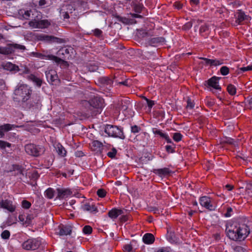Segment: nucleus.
I'll return each mask as SVG.
<instances>
[{"instance_id":"obj_1","label":"nucleus","mask_w":252,"mask_h":252,"mask_svg":"<svg viewBox=\"0 0 252 252\" xmlns=\"http://www.w3.org/2000/svg\"><path fill=\"white\" fill-rule=\"evenodd\" d=\"M104 99L99 96H94L89 100H83L82 104L88 107L92 116L100 114L104 107Z\"/></svg>"},{"instance_id":"obj_2","label":"nucleus","mask_w":252,"mask_h":252,"mask_svg":"<svg viewBox=\"0 0 252 252\" xmlns=\"http://www.w3.org/2000/svg\"><path fill=\"white\" fill-rule=\"evenodd\" d=\"M32 89L27 84H19L14 90L13 99L18 102H26L32 95Z\"/></svg>"},{"instance_id":"obj_3","label":"nucleus","mask_w":252,"mask_h":252,"mask_svg":"<svg viewBox=\"0 0 252 252\" xmlns=\"http://www.w3.org/2000/svg\"><path fill=\"white\" fill-rule=\"evenodd\" d=\"M247 220L246 219L237 218V223L239 227L237 228V245H241V241L245 240L250 233L249 227L245 223Z\"/></svg>"},{"instance_id":"obj_4","label":"nucleus","mask_w":252,"mask_h":252,"mask_svg":"<svg viewBox=\"0 0 252 252\" xmlns=\"http://www.w3.org/2000/svg\"><path fill=\"white\" fill-rule=\"evenodd\" d=\"M104 132L110 137L118 138L122 140L126 138L123 127L121 126L106 125L105 126Z\"/></svg>"},{"instance_id":"obj_5","label":"nucleus","mask_w":252,"mask_h":252,"mask_svg":"<svg viewBox=\"0 0 252 252\" xmlns=\"http://www.w3.org/2000/svg\"><path fill=\"white\" fill-rule=\"evenodd\" d=\"M26 104V108L33 111L40 110L42 107L41 97L38 93H34Z\"/></svg>"},{"instance_id":"obj_6","label":"nucleus","mask_w":252,"mask_h":252,"mask_svg":"<svg viewBox=\"0 0 252 252\" xmlns=\"http://www.w3.org/2000/svg\"><path fill=\"white\" fill-rule=\"evenodd\" d=\"M116 75H110L108 76H101L97 79V84L102 88H104L106 92H109L113 88V84L115 83Z\"/></svg>"},{"instance_id":"obj_7","label":"nucleus","mask_w":252,"mask_h":252,"mask_svg":"<svg viewBox=\"0 0 252 252\" xmlns=\"http://www.w3.org/2000/svg\"><path fill=\"white\" fill-rule=\"evenodd\" d=\"M25 150L28 155L34 157L40 156L45 151L44 146L33 143L26 144L25 146Z\"/></svg>"},{"instance_id":"obj_8","label":"nucleus","mask_w":252,"mask_h":252,"mask_svg":"<svg viewBox=\"0 0 252 252\" xmlns=\"http://www.w3.org/2000/svg\"><path fill=\"white\" fill-rule=\"evenodd\" d=\"M26 47L17 43H9L5 47L0 46V54L9 55L14 53L16 50H25Z\"/></svg>"},{"instance_id":"obj_9","label":"nucleus","mask_w":252,"mask_h":252,"mask_svg":"<svg viewBox=\"0 0 252 252\" xmlns=\"http://www.w3.org/2000/svg\"><path fill=\"white\" fill-rule=\"evenodd\" d=\"M225 232L226 236L231 240L236 241V220L235 219L227 221Z\"/></svg>"},{"instance_id":"obj_10","label":"nucleus","mask_w":252,"mask_h":252,"mask_svg":"<svg viewBox=\"0 0 252 252\" xmlns=\"http://www.w3.org/2000/svg\"><path fill=\"white\" fill-rule=\"evenodd\" d=\"M41 245V239L40 238H32L25 241L22 244V247L25 250L34 251L38 249Z\"/></svg>"},{"instance_id":"obj_11","label":"nucleus","mask_w":252,"mask_h":252,"mask_svg":"<svg viewBox=\"0 0 252 252\" xmlns=\"http://www.w3.org/2000/svg\"><path fill=\"white\" fill-rule=\"evenodd\" d=\"M38 39L39 41H44L47 43H63L65 42V40L63 38L44 34L38 35Z\"/></svg>"},{"instance_id":"obj_12","label":"nucleus","mask_w":252,"mask_h":252,"mask_svg":"<svg viewBox=\"0 0 252 252\" xmlns=\"http://www.w3.org/2000/svg\"><path fill=\"white\" fill-rule=\"evenodd\" d=\"M166 39L163 36H154L149 38L147 41V44L150 46L157 47L159 45L166 44Z\"/></svg>"},{"instance_id":"obj_13","label":"nucleus","mask_w":252,"mask_h":252,"mask_svg":"<svg viewBox=\"0 0 252 252\" xmlns=\"http://www.w3.org/2000/svg\"><path fill=\"white\" fill-rule=\"evenodd\" d=\"M30 27L34 28L44 29L48 28L50 25V22L48 20L34 19L29 22Z\"/></svg>"},{"instance_id":"obj_14","label":"nucleus","mask_w":252,"mask_h":252,"mask_svg":"<svg viewBox=\"0 0 252 252\" xmlns=\"http://www.w3.org/2000/svg\"><path fill=\"white\" fill-rule=\"evenodd\" d=\"M44 60L53 61L57 64L65 62L63 59L51 54L50 50H42Z\"/></svg>"},{"instance_id":"obj_15","label":"nucleus","mask_w":252,"mask_h":252,"mask_svg":"<svg viewBox=\"0 0 252 252\" xmlns=\"http://www.w3.org/2000/svg\"><path fill=\"white\" fill-rule=\"evenodd\" d=\"M56 191L57 193L56 199L60 200L65 199L72 193V191L68 188H58L56 189Z\"/></svg>"},{"instance_id":"obj_16","label":"nucleus","mask_w":252,"mask_h":252,"mask_svg":"<svg viewBox=\"0 0 252 252\" xmlns=\"http://www.w3.org/2000/svg\"><path fill=\"white\" fill-rule=\"evenodd\" d=\"M220 77L214 76L207 81H205L204 85L208 87L213 88L216 90H221L220 86L219 85V81Z\"/></svg>"},{"instance_id":"obj_17","label":"nucleus","mask_w":252,"mask_h":252,"mask_svg":"<svg viewBox=\"0 0 252 252\" xmlns=\"http://www.w3.org/2000/svg\"><path fill=\"white\" fill-rule=\"evenodd\" d=\"M199 203L202 206L209 211H214L215 210V206L211 203L210 198L203 196L199 198Z\"/></svg>"},{"instance_id":"obj_18","label":"nucleus","mask_w":252,"mask_h":252,"mask_svg":"<svg viewBox=\"0 0 252 252\" xmlns=\"http://www.w3.org/2000/svg\"><path fill=\"white\" fill-rule=\"evenodd\" d=\"M127 210L125 209L113 208L108 212L107 215L110 218L114 220L116 219L119 216L125 214Z\"/></svg>"},{"instance_id":"obj_19","label":"nucleus","mask_w":252,"mask_h":252,"mask_svg":"<svg viewBox=\"0 0 252 252\" xmlns=\"http://www.w3.org/2000/svg\"><path fill=\"white\" fill-rule=\"evenodd\" d=\"M251 17L245 14L242 9H237V24L241 25L251 20Z\"/></svg>"},{"instance_id":"obj_20","label":"nucleus","mask_w":252,"mask_h":252,"mask_svg":"<svg viewBox=\"0 0 252 252\" xmlns=\"http://www.w3.org/2000/svg\"><path fill=\"white\" fill-rule=\"evenodd\" d=\"M57 230L59 231L57 232V233L60 236L70 235L72 232V226L69 225L60 224L58 226Z\"/></svg>"},{"instance_id":"obj_21","label":"nucleus","mask_w":252,"mask_h":252,"mask_svg":"<svg viewBox=\"0 0 252 252\" xmlns=\"http://www.w3.org/2000/svg\"><path fill=\"white\" fill-rule=\"evenodd\" d=\"M12 201L8 199H2L0 201V207L12 213L15 210V206L12 204Z\"/></svg>"},{"instance_id":"obj_22","label":"nucleus","mask_w":252,"mask_h":252,"mask_svg":"<svg viewBox=\"0 0 252 252\" xmlns=\"http://www.w3.org/2000/svg\"><path fill=\"white\" fill-rule=\"evenodd\" d=\"M152 172L161 178L170 175L172 172L169 168L167 167L159 169H153L152 170Z\"/></svg>"},{"instance_id":"obj_23","label":"nucleus","mask_w":252,"mask_h":252,"mask_svg":"<svg viewBox=\"0 0 252 252\" xmlns=\"http://www.w3.org/2000/svg\"><path fill=\"white\" fill-rule=\"evenodd\" d=\"M46 76L48 82L50 83H56L59 81L58 75L54 70H50L48 71H46Z\"/></svg>"},{"instance_id":"obj_24","label":"nucleus","mask_w":252,"mask_h":252,"mask_svg":"<svg viewBox=\"0 0 252 252\" xmlns=\"http://www.w3.org/2000/svg\"><path fill=\"white\" fill-rule=\"evenodd\" d=\"M92 151L101 153L103 150V144L98 140H93L90 144Z\"/></svg>"},{"instance_id":"obj_25","label":"nucleus","mask_w":252,"mask_h":252,"mask_svg":"<svg viewBox=\"0 0 252 252\" xmlns=\"http://www.w3.org/2000/svg\"><path fill=\"white\" fill-rule=\"evenodd\" d=\"M200 59L203 60L205 62V63L206 65H210V66H217L218 65H221L223 63V60L218 59H209L206 58H200Z\"/></svg>"},{"instance_id":"obj_26","label":"nucleus","mask_w":252,"mask_h":252,"mask_svg":"<svg viewBox=\"0 0 252 252\" xmlns=\"http://www.w3.org/2000/svg\"><path fill=\"white\" fill-rule=\"evenodd\" d=\"M119 108L124 112L126 111L129 107L131 105L130 100L128 98H125L122 99L118 104Z\"/></svg>"},{"instance_id":"obj_27","label":"nucleus","mask_w":252,"mask_h":252,"mask_svg":"<svg viewBox=\"0 0 252 252\" xmlns=\"http://www.w3.org/2000/svg\"><path fill=\"white\" fill-rule=\"evenodd\" d=\"M2 66L4 70H8L11 72H17L19 70V67L18 65L10 62L2 63Z\"/></svg>"},{"instance_id":"obj_28","label":"nucleus","mask_w":252,"mask_h":252,"mask_svg":"<svg viewBox=\"0 0 252 252\" xmlns=\"http://www.w3.org/2000/svg\"><path fill=\"white\" fill-rule=\"evenodd\" d=\"M72 50L73 49L71 48H63L58 51L57 54L63 59H65L67 58L68 59L69 57L71 56L70 51H72Z\"/></svg>"},{"instance_id":"obj_29","label":"nucleus","mask_w":252,"mask_h":252,"mask_svg":"<svg viewBox=\"0 0 252 252\" xmlns=\"http://www.w3.org/2000/svg\"><path fill=\"white\" fill-rule=\"evenodd\" d=\"M15 126L13 125L9 124H4L0 126V138H3L4 136V132H7L13 128H14Z\"/></svg>"},{"instance_id":"obj_30","label":"nucleus","mask_w":252,"mask_h":252,"mask_svg":"<svg viewBox=\"0 0 252 252\" xmlns=\"http://www.w3.org/2000/svg\"><path fill=\"white\" fill-rule=\"evenodd\" d=\"M240 61L239 59H237V74L243 73V72L248 71V70H252V64L249 65L247 67H240L241 64H240L239 62ZM243 61L242 59H241V62H243ZM245 61H244V62ZM244 64H242V66L244 65Z\"/></svg>"},{"instance_id":"obj_31","label":"nucleus","mask_w":252,"mask_h":252,"mask_svg":"<svg viewBox=\"0 0 252 252\" xmlns=\"http://www.w3.org/2000/svg\"><path fill=\"white\" fill-rule=\"evenodd\" d=\"M115 84L117 85H124L127 87H130L132 85V80L129 78L122 79L121 81H120L118 79V77L116 76V79H115Z\"/></svg>"},{"instance_id":"obj_32","label":"nucleus","mask_w":252,"mask_h":252,"mask_svg":"<svg viewBox=\"0 0 252 252\" xmlns=\"http://www.w3.org/2000/svg\"><path fill=\"white\" fill-rule=\"evenodd\" d=\"M27 79L32 81L36 86L40 87L42 84V80L33 74H31L27 76Z\"/></svg>"},{"instance_id":"obj_33","label":"nucleus","mask_w":252,"mask_h":252,"mask_svg":"<svg viewBox=\"0 0 252 252\" xmlns=\"http://www.w3.org/2000/svg\"><path fill=\"white\" fill-rule=\"evenodd\" d=\"M155 238L154 235L150 233H146L144 235L142 238L143 242L148 245H150L154 243Z\"/></svg>"},{"instance_id":"obj_34","label":"nucleus","mask_w":252,"mask_h":252,"mask_svg":"<svg viewBox=\"0 0 252 252\" xmlns=\"http://www.w3.org/2000/svg\"><path fill=\"white\" fill-rule=\"evenodd\" d=\"M54 147L57 153L60 156L64 157L66 156L67 152L61 143H58Z\"/></svg>"},{"instance_id":"obj_35","label":"nucleus","mask_w":252,"mask_h":252,"mask_svg":"<svg viewBox=\"0 0 252 252\" xmlns=\"http://www.w3.org/2000/svg\"><path fill=\"white\" fill-rule=\"evenodd\" d=\"M115 17L118 21L121 22L124 24H132L136 23V21L134 19H133L127 18L126 17H122L120 15H116Z\"/></svg>"},{"instance_id":"obj_36","label":"nucleus","mask_w":252,"mask_h":252,"mask_svg":"<svg viewBox=\"0 0 252 252\" xmlns=\"http://www.w3.org/2000/svg\"><path fill=\"white\" fill-rule=\"evenodd\" d=\"M247 185L242 181L237 182V194L244 195L246 192Z\"/></svg>"},{"instance_id":"obj_37","label":"nucleus","mask_w":252,"mask_h":252,"mask_svg":"<svg viewBox=\"0 0 252 252\" xmlns=\"http://www.w3.org/2000/svg\"><path fill=\"white\" fill-rule=\"evenodd\" d=\"M83 209L84 211L94 212V213L98 211L97 207L94 205H90L89 203L84 204L83 206Z\"/></svg>"},{"instance_id":"obj_38","label":"nucleus","mask_w":252,"mask_h":252,"mask_svg":"<svg viewBox=\"0 0 252 252\" xmlns=\"http://www.w3.org/2000/svg\"><path fill=\"white\" fill-rule=\"evenodd\" d=\"M12 145L11 143L0 140V149L2 150H5L6 148H7L9 149V150H8V152H10L12 151V149L11 148ZM14 145H13V147H14Z\"/></svg>"},{"instance_id":"obj_39","label":"nucleus","mask_w":252,"mask_h":252,"mask_svg":"<svg viewBox=\"0 0 252 252\" xmlns=\"http://www.w3.org/2000/svg\"><path fill=\"white\" fill-rule=\"evenodd\" d=\"M132 7L133 10L137 13H140L142 10L145 8L142 3L135 2L132 5Z\"/></svg>"},{"instance_id":"obj_40","label":"nucleus","mask_w":252,"mask_h":252,"mask_svg":"<svg viewBox=\"0 0 252 252\" xmlns=\"http://www.w3.org/2000/svg\"><path fill=\"white\" fill-rule=\"evenodd\" d=\"M33 10H20L19 12L20 14H22V16L25 19L29 20L30 19H32V14Z\"/></svg>"},{"instance_id":"obj_41","label":"nucleus","mask_w":252,"mask_h":252,"mask_svg":"<svg viewBox=\"0 0 252 252\" xmlns=\"http://www.w3.org/2000/svg\"><path fill=\"white\" fill-rule=\"evenodd\" d=\"M56 192V191L53 189L49 188L45 190L44 195L47 198L51 199L54 197Z\"/></svg>"},{"instance_id":"obj_42","label":"nucleus","mask_w":252,"mask_h":252,"mask_svg":"<svg viewBox=\"0 0 252 252\" xmlns=\"http://www.w3.org/2000/svg\"><path fill=\"white\" fill-rule=\"evenodd\" d=\"M140 34L142 35V37H152L154 36V32L150 31L141 30Z\"/></svg>"},{"instance_id":"obj_43","label":"nucleus","mask_w":252,"mask_h":252,"mask_svg":"<svg viewBox=\"0 0 252 252\" xmlns=\"http://www.w3.org/2000/svg\"><path fill=\"white\" fill-rule=\"evenodd\" d=\"M88 70L90 72H94L96 71L98 68V66L96 63H89L88 66Z\"/></svg>"},{"instance_id":"obj_44","label":"nucleus","mask_w":252,"mask_h":252,"mask_svg":"<svg viewBox=\"0 0 252 252\" xmlns=\"http://www.w3.org/2000/svg\"><path fill=\"white\" fill-rule=\"evenodd\" d=\"M195 19H191L190 21L186 23L182 27V30L185 31L190 30L192 26L193 22H195Z\"/></svg>"},{"instance_id":"obj_45","label":"nucleus","mask_w":252,"mask_h":252,"mask_svg":"<svg viewBox=\"0 0 252 252\" xmlns=\"http://www.w3.org/2000/svg\"><path fill=\"white\" fill-rule=\"evenodd\" d=\"M92 32H93L94 35L96 37L103 39V32L101 30L99 29H95L92 30Z\"/></svg>"},{"instance_id":"obj_46","label":"nucleus","mask_w":252,"mask_h":252,"mask_svg":"<svg viewBox=\"0 0 252 252\" xmlns=\"http://www.w3.org/2000/svg\"><path fill=\"white\" fill-rule=\"evenodd\" d=\"M227 90L228 93L231 95H234L236 93V89L235 87L232 84L228 85Z\"/></svg>"},{"instance_id":"obj_47","label":"nucleus","mask_w":252,"mask_h":252,"mask_svg":"<svg viewBox=\"0 0 252 252\" xmlns=\"http://www.w3.org/2000/svg\"><path fill=\"white\" fill-rule=\"evenodd\" d=\"M32 20H33L34 19H38L40 20L42 18L41 13L40 12H38L35 10H33L32 14Z\"/></svg>"},{"instance_id":"obj_48","label":"nucleus","mask_w":252,"mask_h":252,"mask_svg":"<svg viewBox=\"0 0 252 252\" xmlns=\"http://www.w3.org/2000/svg\"><path fill=\"white\" fill-rule=\"evenodd\" d=\"M121 216L119 218V220L121 222L124 223L128 220H129L130 219V216L129 214H125L123 215H121Z\"/></svg>"},{"instance_id":"obj_49","label":"nucleus","mask_w":252,"mask_h":252,"mask_svg":"<svg viewBox=\"0 0 252 252\" xmlns=\"http://www.w3.org/2000/svg\"><path fill=\"white\" fill-rule=\"evenodd\" d=\"M237 252H249L245 244L237 245Z\"/></svg>"},{"instance_id":"obj_50","label":"nucleus","mask_w":252,"mask_h":252,"mask_svg":"<svg viewBox=\"0 0 252 252\" xmlns=\"http://www.w3.org/2000/svg\"><path fill=\"white\" fill-rule=\"evenodd\" d=\"M187 102V105L186 106L187 109H192L194 108V104H195L194 101L191 100V99L190 97H188Z\"/></svg>"},{"instance_id":"obj_51","label":"nucleus","mask_w":252,"mask_h":252,"mask_svg":"<svg viewBox=\"0 0 252 252\" xmlns=\"http://www.w3.org/2000/svg\"><path fill=\"white\" fill-rule=\"evenodd\" d=\"M29 55L32 57L37 58L41 60H44L42 52H32L29 54Z\"/></svg>"},{"instance_id":"obj_52","label":"nucleus","mask_w":252,"mask_h":252,"mask_svg":"<svg viewBox=\"0 0 252 252\" xmlns=\"http://www.w3.org/2000/svg\"><path fill=\"white\" fill-rule=\"evenodd\" d=\"M82 231L85 234L90 235L92 233L93 228L90 225H85L83 228Z\"/></svg>"},{"instance_id":"obj_53","label":"nucleus","mask_w":252,"mask_h":252,"mask_svg":"<svg viewBox=\"0 0 252 252\" xmlns=\"http://www.w3.org/2000/svg\"><path fill=\"white\" fill-rule=\"evenodd\" d=\"M152 131L154 134L158 135L162 138H163L166 134L165 133H163L161 130L158 129L157 128H153L152 129Z\"/></svg>"},{"instance_id":"obj_54","label":"nucleus","mask_w":252,"mask_h":252,"mask_svg":"<svg viewBox=\"0 0 252 252\" xmlns=\"http://www.w3.org/2000/svg\"><path fill=\"white\" fill-rule=\"evenodd\" d=\"M168 240L171 243H177V239L175 237L173 233H170L167 238Z\"/></svg>"},{"instance_id":"obj_55","label":"nucleus","mask_w":252,"mask_h":252,"mask_svg":"<svg viewBox=\"0 0 252 252\" xmlns=\"http://www.w3.org/2000/svg\"><path fill=\"white\" fill-rule=\"evenodd\" d=\"M222 142L235 146V141L234 139L230 137H225L223 140Z\"/></svg>"},{"instance_id":"obj_56","label":"nucleus","mask_w":252,"mask_h":252,"mask_svg":"<svg viewBox=\"0 0 252 252\" xmlns=\"http://www.w3.org/2000/svg\"><path fill=\"white\" fill-rule=\"evenodd\" d=\"M117 151L116 149L113 147V148H112L111 151H110L107 153V156L111 158H115V157L117 154Z\"/></svg>"},{"instance_id":"obj_57","label":"nucleus","mask_w":252,"mask_h":252,"mask_svg":"<svg viewBox=\"0 0 252 252\" xmlns=\"http://www.w3.org/2000/svg\"><path fill=\"white\" fill-rule=\"evenodd\" d=\"M166 151L168 153H174L175 152L174 150L175 146L174 144L172 143V145H167L165 146Z\"/></svg>"},{"instance_id":"obj_58","label":"nucleus","mask_w":252,"mask_h":252,"mask_svg":"<svg viewBox=\"0 0 252 252\" xmlns=\"http://www.w3.org/2000/svg\"><path fill=\"white\" fill-rule=\"evenodd\" d=\"M183 135L179 132L174 133L173 136V140L177 142L180 141Z\"/></svg>"},{"instance_id":"obj_59","label":"nucleus","mask_w":252,"mask_h":252,"mask_svg":"<svg viewBox=\"0 0 252 252\" xmlns=\"http://www.w3.org/2000/svg\"><path fill=\"white\" fill-rule=\"evenodd\" d=\"M220 71L222 75L225 76L229 73V69L226 66H223L220 68Z\"/></svg>"},{"instance_id":"obj_60","label":"nucleus","mask_w":252,"mask_h":252,"mask_svg":"<svg viewBox=\"0 0 252 252\" xmlns=\"http://www.w3.org/2000/svg\"><path fill=\"white\" fill-rule=\"evenodd\" d=\"M22 207L24 209H28L31 208L32 206V204L30 202L28 201L27 200H23L22 201Z\"/></svg>"},{"instance_id":"obj_61","label":"nucleus","mask_w":252,"mask_h":252,"mask_svg":"<svg viewBox=\"0 0 252 252\" xmlns=\"http://www.w3.org/2000/svg\"><path fill=\"white\" fill-rule=\"evenodd\" d=\"M96 194L98 197L103 198L106 195V191L103 189H99L97 190Z\"/></svg>"},{"instance_id":"obj_62","label":"nucleus","mask_w":252,"mask_h":252,"mask_svg":"<svg viewBox=\"0 0 252 252\" xmlns=\"http://www.w3.org/2000/svg\"><path fill=\"white\" fill-rule=\"evenodd\" d=\"M16 217H8L5 223L7 226H10L12 224L16 223Z\"/></svg>"},{"instance_id":"obj_63","label":"nucleus","mask_w":252,"mask_h":252,"mask_svg":"<svg viewBox=\"0 0 252 252\" xmlns=\"http://www.w3.org/2000/svg\"><path fill=\"white\" fill-rule=\"evenodd\" d=\"M13 168L14 170H17L18 171V173L22 175H24V169L22 166L19 165H15L13 166Z\"/></svg>"},{"instance_id":"obj_64","label":"nucleus","mask_w":252,"mask_h":252,"mask_svg":"<svg viewBox=\"0 0 252 252\" xmlns=\"http://www.w3.org/2000/svg\"><path fill=\"white\" fill-rule=\"evenodd\" d=\"M141 130V127L137 125L131 126V132L134 134L138 133Z\"/></svg>"}]
</instances>
